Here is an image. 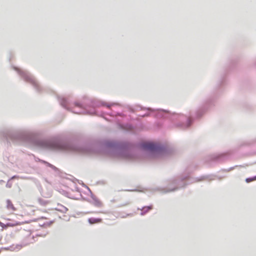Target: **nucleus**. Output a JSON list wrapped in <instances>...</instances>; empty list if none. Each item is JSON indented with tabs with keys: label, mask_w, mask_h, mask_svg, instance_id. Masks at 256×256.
<instances>
[{
	"label": "nucleus",
	"mask_w": 256,
	"mask_h": 256,
	"mask_svg": "<svg viewBox=\"0 0 256 256\" xmlns=\"http://www.w3.org/2000/svg\"><path fill=\"white\" fill-rule=\"evenodd\" d=\"M142 147L145 150L154 151L157 149L158 146L153 142H146L142 144Z\"/></svg>",
	"instance_id": "f257e3e1"
},
{
	"label": "nucleus",
	"mask_w": 256,
	"mask_h": 256,
	"mask_svg": "<svg viewBox=\"0 0 256 256\" xmlns=\"http://www.w3.org/2000/svg\"><path fill=\"white\" fill-rule=\"evenodd\" d=\"M6 208L14 212L16 210V208L14 206L13 204L10 200H6Z\"/></svg>",
	"instance_id": "f03ea898"
},
{
	"label": "nucleus",
	"mask_w": 256,
	"mask_h": 256,
	"mask_svg": "<svg viewBox=\"0 0 256 256\" xmlns=\"http://www.w3.org/2000/svg\"><path fill=\"white\" fill-rule=\"evenodd\" d=\"M88 221L90 224H96V223L101 222H102V219L92 218H90L88 220Z\"/></svg>",
	"instance_id": "7ed1b4c3"
},
{
	"label": "nucleus",
	"mask_w": 256,
	"mask_h": 256,
	"mask_svg": "<svg viewBox=\"0 0 256 256\" xmlns=\"http://www.w3.org/2000/svg\"><path fill=\"white\" fill-rule=\"evenodd\" d=\"M21 223L18 222H14V221H12L11 222H8L6 224L7 227L9 226H16L20 225Z\"/></svg>",
	"instance_id": "20e7f679"
},
{
	"label": "nucleus",
	"mask_w": 256,
	"mask_h": 256,
	"mask_svg": "<svg viewBox=\"0 0 256 256\" xmlns=\"http://www.w3.org/2000/svg\"><path fill=\"white\" fill-rule=\"evenodd\" d=\"M254 180H256V176L251 178H247L246 179V182L248 183Z\"/></svg>",
	"instance_id": "39448f33"
},
{
	"label": "nucleus",
	"mask_w": 256,
	"mask_h": 256,
	"mask_svg": "<svg viewBox=\"0 0 256 256\" xmlns=\"http://www.w3.org/2000/svg\"><path fill=\"white\" fill-rule=\"evenodd\" d=\"M152 209V206H146L143 208V210L146 212H148L150 210H151Z\"/></svg>",
	"instance_id": "423d86ee"
},
{
	"label": "nucleus",
	"mask_w": 256,
	"mask_h": 256,
	"mask_svg": "<svg viewBox=\"0 0 256 256\" xmlns=\"http://www.w3.org/2000/svg\"><path fill=\"white\" fill-rule=\"evenodd\" d=\"M0 226L2 228H6L8 227H7V225H6V224H4V223L2 222H0Z\"/></svg>",
	"instance_id": "0eeeda50"
},
{
	"label": "nucleus",
	"mask_w": 256,
	"mask_h": 256,
	"mask_svg": "<svg viewBox=\"0 0 256 256\" xmlns=\"http://www.w3.org/2000/svg\"><path fill=\"white\" fill-rule=\"evenodd\" d=\"M98 204H99V206H101V205H102L101 202H98Z\"/></svg>",
	"instance_id": "6e6552de"
},
{
	"label": "nucleus",
	"mask_w": 256,
	"mask_h": 256,
	"mask_svg": "<svg viewBox=\"0 0 256 256\" xmlns=\"http://www.w3.org/2000/svg\"><path fill=\"white\" fill-rule=\"evenodd\" d=\"M1 239H2V237L0 238V240H1Z\"/></svg>",
	"instance_id": "1a4fd4ad"
}]
</instances>
